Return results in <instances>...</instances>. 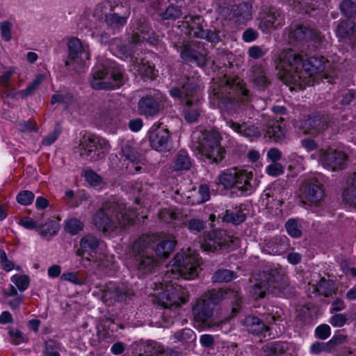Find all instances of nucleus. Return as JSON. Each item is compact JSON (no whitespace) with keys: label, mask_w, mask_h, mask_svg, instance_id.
<instances>
[{"label":"nucleus","mask_w":356,"mask_h":356,"mask_svg":"<svg viewBox=\"0 0 356 356\" xmlns=\"http://www.w3.org/2000/svg\"><path fill=\"white\" fill-rule=\"evenodd\" d=\"M157 90H152L149 95L142 97L138 104V111L140 114L146 116H152L159 112V101L161 100Z\"/></svg>","instance_id":"23"},{"label":"nucleus","mask_w":356,"mask_h":356,"mask_svg":"<svg viewBox=\"0 0 356 356\" xmlns=\"http://www.w3.org/2000/svg\"><path fill=\"white\" fill-rule=\"evenodd\" d=\"M347 155L341 150L332 147L320 150L319 162L322 166L332 171L339 170L345 168Z\"/></svg>","instance_id":"17"},{"label":"nucleus","mask_w":356,"mask_h":356,"mask_svg":"<svg viewBox=\"0 0 356 356\" xmlns=\"http://www.w3.org/2000/svg\"><path fill=\"white\" fill-rule=\"evenodd\" d=\"M61 346L59 343L54 340H49L45 343L44 356H60L59 351Z\"/></svg>","instance_id":"47"},{"label":"nucleus","mask_w":356,"mask_h":356,"mask_svg":"<svg viewBox=\"0 0 356 356\" xmlns=\"http://www.w3.org/2000/svg\"><path fill=\"white\" fill-rule=\"evenodd\" d=\"M172 339L175 342H181L184 344L193 343L196 339V334L193 330L184 328L177 332Z\"/></svg>","instance_id":"35"},{"label":"nucleus","mask_w":356,"mask_h":356,"mask_svg":"<svg viewBox=\"0 0 356 356\" xmlns=\"http://www.w3.org/2000/svg\"><path fill=\"white\" fill-rule=\"evenodd\" d=\"M315 334L318 338L324 340L330 336L331 330L328 325L322 324L316 328Z\"/></svg>","instance_id":"57"},{"label":"nucleus","mask_w":356,"mask_h":356,"mask_svg":"<svg viewBox=\"0 0 356 356\" xmlns=\"http://www.w3.org/2000/svg\"><path fill=\"white\" fill-rule=\"evenodd\" d=\"M191 166V159L185 151H180L175 161L174 168L177 170H188Z\"/></svg>","instance_id":"38"},{"label":"nucleus","mask_w":356,"mask_h":356,"mask_svg":"<svg viewBox=\"0 0 356 356\" xmlns=\"http://www.w3.org/2000/svg\"><path fill=\"white\" fill-rule=\"evenodd\" d=\"M132 24V35L127 40L122 42L120 40H115L112 44L111 48L114 54L122 60L130 59L132 63L131 70L135 74L144 77L154 79L155 70L148 61L141 58L140 63L134 60V56L141 49L144 42L154 45L156 44L158 38L146 24L145 19H134Z\"/></svg>","instance_id":"3"},{"label":"nucleus","mask_w":356,"mask_h":356,"mask_svg":"<svg viewBox=\"0 0 356 356\" xmlns=\"http://www.w3.org/2000/svg\"><path fill=\"white\" fill-rule=\"evenodd\" d=\"M58 230L59 225L54 220L45 222L37 229L42 236H54L58 233Z\"/></svg>","instance_id":"40"},{"label":"nucleus","mask_w":356,"mask_h":356,"mask_svg":"<svg viewBox=\"0 0 356 356\" xmlns=\"http://www.w3.org/2000/svg\"><path fill=\"white\" fill-rule=\"evenodd\" d=\"M11 282L21 291H24L29 288L30 280L25 275H14L11 277Z\"/></svg>","instance_id":"45"},{"label":"nucleus","mask_w":356,"mask_h":356,"mask_svg":"<svg viewBox=\"0 0 356 356\" xmlns=\"http://www.w3.org/2000/svg\"><path fill=\"white\" fill-rule=\"evenodd\" d=\"M266 172L270 176L277 177L283 173V167L280 163L274 162L266 167Z\"/></svg>","instance_id":"59"},{"label":"nucleus","mask_w":356,"mask_h":356,"mask_svg":"<svg viewBox=\"0 0 356 356\" xmlns=\"http://www.w3.org/2000/svg\"><path fill=\"white\" fill-rule=\"evenodd\" d=\"M222 220L226 222L238 225L245 220V215L241 210H227L223 216Z\"/></svg>","instance_id":"36"},{"label":"nucleus","mask_w":356,"mask_h":356,"mask_svg":"<svg viewBox=\"0 0 356 356\" xmlns=\"http://www.w3.org/2000/svg\"><path fill=\"white\" fill-rule=\"evenodd\" d=\"M45 78L46 75L44 74H37L35 79L27 86V88L21 91L22 96L26 97L32 94L45 79Z\"/></svg>","instance_id":"44"},{"label":"nucleus","mask_w":356,"mask_h":356,"mask_svg":"<svg viewBox=\"0 0 356 356\" xmlns=\"http://www.w3.org/2000/svg\"><path fill=\"white\" fill-rule=\"evenodd\" d=\"M34 197L35 195L32 192L23 191L17 194L16 199L19 204L26 206L30 205L33 202Z\"/></svg>","instance_id":"52"},{"label":"nucleus","mask_w":356,"mask_h":356,"mask_svg":"<svg viewBox=\"0 0 356 356\" xmlns=\"http://www.w3.org/2000/svg\"><path fill=\"white\" fill-rule=\"evenodd\" d=\"M312 286L314 293L325 297H328L332 291V284L324 278H322L318 284Z\"/></svg>","instance_id":"37"},{"label":"nucleus","mask_w":356,"mask_h":356,"mask_svg":"<svg viewBox=\"0 0 356 356\" xmlns=\"http://www.w3.org/2000/svg\"><path fill=\"white\" fill-rule=\"evenodd\" d=\"M122 153L125 157L124 161H128V163H127V168L129 172L134 174L140 172L143 164L141 156L129 143H126L122 147Z\"/></svg>","instance_id":"25"},{"label":"nucleus","mask_w":356,"mask_h":356,"mask_svg":"<svg viewBox=\"0 0 356 356\" xmlns=\"http://www.w3.org/2000/svg\"><path fill=\"white\" fill-rule=\"evenodd\" d=\"M170 96L181 104L194 107L186 111L185 119L189 123L197 121L200 115L199 102L201 96L197 79L181 78L178 86L170 90Z\"/></svg>","instance_id":"8"},{"label":"nucleus","mask_w":356,"mask_h":356,"mask_svg":"<svg viewBox=\"0 0 356 356\" xmlns=\"http://www.w3.org/2000/svg\"><path fill=\"white\" fill-rule=\"evenodd\" d=\"M197 38L206 39L211 42H218L220 40L216 31L206 29L198 31Z\"/></svg>","instance_id":"54"},{"label":"nucleus","mask_w":356,"mask_h":356,"mask_svg":"<svg viewBox=\"0 0 356 356\" xmlns=\"http://www.w3.org/2000/svg\"><path fill=\"white\" fill-rule=\"evenodd\" d=\"M238 238L222 230H213L204 235L201 246L205 251H217L222 248H234Z\"/></svg>","instance_id":"15"},{"label":"nucleus","mask_w":356,"mask_h":356,"mask_svg":"<svg viewBox=\"0 0 356 356\" xmlns=\"http://www.w3.org/2000/svg\"><path fill=\"white\" fill-rule=\"evenodd\" d=\"M15 70L13 67H10L8 70L5 69V67L0 63V86L5 88H10V79L13 74Z\"/></svg>","instance_id":"46"},{"label":"nucleus","mask_w":356,"mask_h":356,"mask_svg":"<svg viewBox=\"0 0 356 356\" xmlns=\"http://www.w3.org/2000/svg\"><path fill=\"white\" fill-rule=\"evenodd\" d=\"M84 177L86 182L91 186L99 190L104 188V183L102 179L92 170H86Z\"/></svg>","instance_id":"41"},{"label":"nucleus","mask_w":356,"mask_h":356,"mask_svg":"<svg viewBox=\"0 0 356 356\" xmlns=\"http://www.w3.org/2000/svg\"><path fill=\"white\" fill-rule=\"evenodd\" d=\"M193 193H197L198 195L196 199L192 198L191 196L188 197L189 199L188 202L193 204L205 202L210 198L209 188L207 185H201L199 187L198 191H194Z\"/></svg>","instance_id":"39"},{"label":"nucleus","mask_w":356,"mask_h":356,"mask_svg":"<svg viewBox=\"0 0 356 356\" xmlns=\"http://www.w3.org/2000/svg\"><path fill=\"white\" fill-rule=\"evenodd\" d=\"M149 140L151 147L157 151H167L171 147L169 131L156 124L151 127Z\"/></svg>","instance_id":"20"},{"label":"nucleus","mask_w":356,"mask_h":356,"mask_svg":"<svg viewBox=\"0 0 356 356\" xmlns=\"http://www.w3.org/2000/svg\"><path fill=\"white\" fill-rule=\"evenodd\" d=\"M164 348L156 342H151L148 344L145 353V355L141 356H164L163 354Z\"/></svg>","instance_id":"53"},{"label":"nucleus","mask_w":356,"mask_h":356,"mask_svg":"<svg viewBox=\"0 0 356 356\" xmlns=\"http://www.w3.org/2000/svg\"><path fill=\"white\" fill-rule=\"evenodd\" d=\"M0 261L2 268L7 272L12 270L15 267L14 263L8 259L6 253L3 249L0 250Z\"/></svg>","instance_id":"61"},{"label":"nucleus","mask_w":356,"mask_h":356,"mask_svg":"<svg viewBox=\"0 0 356 356\" xmlns=\"http://www.w3.org/2000/svg\"><path fill=\"white\" fill-rule=\"evenodd\" d=\"M266 291L273 296L286 298L290 294V287L284 279L280 280L272 275L264 274L250 291L254 299L262 298Z\"/></svg>","instance_id":"14"},{"label":"nucleus","mask_w":356,"mask_h":356,"mask_svg":"<svg viewBox=\"0 0 356 356\" xmlns=\"http://www.w3.org/2000/svg\"><path fill=\"white\" fill-rule=\"evenodd\" d=\"M305 192L306 198L311 202H318L324 197L323 190L317 181L307 183Z\"/></svg>","instance_id":"32"},{"label":"nucleus","mask_w":356,"mask_h":356,"mask_svg":"<svg viewBox=\"0 0 356 356\" xmlns=\"http://www.w3.org/2000/svg\"><path fill=\"white\" fill-rule=\"evenodd\" d=\"M236 277L235 273L229 270L222 269L217 270L213 275L214 282H229Z\"/></svg>","instance_id":"43"},{"label":"nucleus","mask_w":356,"mask_h":356,"mask_svg":"<svg viewBox=\"0 0 356 356\" xmlns=\"http://www.w3.org/2000/svg\"><path fill=\"white\" fill-rule=\"evenodd\" d=\"M200 255L191 248L182 250L177 253L171 261V265L165 272L162 283L159 278L154 282V290H163L162 292L154 293L157 302L165 307H179L188 300V291L179 284L172 283V278L179 276L185 280H193L197 277L201 268Z\"/></svg>","instance_id":"1"},{"label":"nucleus","mask_w":356,"mask_h":356,"mask_svg":"<svg viewBox=\"0 0 356 356\" xmlns=\"http://www.w3.org/2000/svg\"><path fill=\"white\" fill-rule=\"evenodd\" d=\"M331 348L327 343L316 342L313 343L310 347V353L313 355H318L323 351H330Z\"/></svg>","instance_id":"56"},{"label":"nucleus","mask_w":356,"mask_h":356,"mask_svg":"<svg viewBox=\"0 0 356 356\" xmlns=\"http://www.w3.org/2000/svg\"><path fill=\"white\" fill-rule=\"evenodd\" d=\"M326 63L323 56H312L302 62L301 56L291 49L282 51L275 60L281 79L292 85L291 89L299 90L328 79Z\"/></svg>","instance_id":"2"},{"label":"nucleus","mask_w":356,"mask_h":356,"mask_svg":"<svg viewBox=\"0 0 356 356\" xmlns=\"http://www.w3.org/2000/svg\"><path fill=\"white\" fill-rule=\"evenodd\" d=\"M221 136L217 130L209 131H194L192 135V148L197 158L206 165L218 163L225 154L220 146Z\"/></svg>","instance_id":"7"},{"label":"nucleus","mask_w":356,"mask_h":356,"mask_svg":"<svg viewBox=\"0 0 356 356\" xmlns=\"http://www.w3.org/2000/svg\"><path fill=\"white\" fill-rule=\"evenodd\" d=\"M159 218L163 222H169L177 218V214L170 209H164L159 213Z\"/></svg>","instance_id":"63"},{"label":"nucleus","mask_w":356,"mask_h":356,"mask_svg":"<svg viewBox=\"0 0 356 356\" xmlns=\"http://www.w3.org/2000/svg\"><path fill=\"white\" fill-rule=\"evenodd\" d=\"M288 238L286 236H282L274 238L266 247L263 248V251L270 254H281L288 249Z\"/></svg>","instance_id":"31"},{"label":"nucleus","mask_w":356,"mask_h":356,"mask_svg":"<svg viewBox=\"0 0 356 356\" xmlns=\"http://www.w3.org/2000/svg\"><path fill=\"white\" fill-rule=\"evenodd\" d=\"M131 14L130 6L120 0H106L97 6L94 15L104 19L108 26L120 29L127 22Z\"/></svg>","instance_id":"11"},{"label":"nucleus","mask_w":356,"mask_h":356,"mask_svg":"<svg viewBox=\"0 0 356 356\" xmlns=\"http://www.w3.org/2000/svg\"><path fill=\"white\" fill-rule=\"evenodd\" d=\"M288 31V42L293 43L301 41L313 40L315 42L321 43L323 42L324 36L322 34L312 29H308L303 26L291 27Z\"/></svg>","instance_id":"21"},{"label":"nucleus","mask_w":356,"mask_h":356,"mask_svg":"<svg viewBox=\"0 0 356 356\" xmlns=\"http://www.w3.org/2000/svg\"><path fill=\"white\" fill-rule=\"evenodd\" d=\"M180 56L184 61L195 63L200 67L204 66L207 62L204 54L196 51L188 44L180 49Z\"/></svg>","instance_id":"29"},{"label":"nucleus","mask_w":356,"mask_h":356,"mask_svg":"<svg viewBox=\"0 0 356 356\" xmlns=\"http://www.w3.org/2000/svg\"><path fill=\"white\" fill-rule=\"evenodd\" d=\"M156 241H159L155 249L156 255L161 258L168 257L176 245L175 240L170 237H164L154 234L143 235L132 246L136 266L141 275L152 272L158 266V261L147 252L148 249L152 248V245Z\"/></svg>","instance_id":"4"},{"label":"nucleus","mask_w":356,"mask_h":356,"mask_svg":"<svg viewBox=\"0 0 356 356\" xmlns=\"http://www.w3.org/2000/svg\"><path fill=\"white\" fill-rule=\"evenodd\" d=\"M8 334L9 340L13 344H20L25 341L23 333L18 330L11 329L9 330Z\"/></svg>","instance_id":"55"},{"label":"nucleus","mask_w":356,"mask_h":356,"mask_svg":"<svg viewBox=\"0 0 356 356\" xmlns=\"http://www.w3.org/2000/svg\"><path fill=\"white\" fill-rule=\"evenodd\" d=\"M236 0H216V12L218 18L232 21L236 24H245L252 17V5L250 3H240L231 8V4Z\"/></svg>","instance_id":"12"},{"label":"nucleus","mask_w":356,"mask_h":356,"mask_svg":"<svg viewBox=\"0 0 356 356\" xmlns=\"http://www.w3.org/2000/svg\"><path fill=\"white\" fill-rule=\"evenodd\" d=\"M340 10L343 15L351 17L356 15V4L350 0H343L340 4Z\"/></svg>","instance_id":"49"},{"label":"nucleus","mask_w":356,"mask_h":356,"mask_svg":"<svg viewBox=\"0 0 356 356\" xmlns=\"http://www.w3.org/2000/svg\"><path fill=\"white\" fill-rule=\"evenodd\" d=\"M286 229L288 234L292 237H299L301 235L300 223L295 219H289L286 222Z\"/></svg>","instance_id":"48"},{"label":"nucleus","mask_w":356,"mask_h":356,"mask_svg":"<svg viewBox=\"0 0 356 356\" xmlns=\"http://www.w3.org/2000/svg\"><path fill=\"white\" fill-rule=\"evenodd\" d=\"M99 240L94 236L87 235L80 241V248L76 251V254L82 259L89 261H98Z\"/></svg>","instance_id":"22"},{"label":"nucleus","mask_w":356,"mask_h":356,"mask_svg":"<svg viewBox=\"0 0 356 356\" xmlns=\"http://www.w3.org/2000/svg\"><path fill=\"white\" fill-rule=\"evenodd\" d=\"M238 291L234 289H218L208 291L199 298L193 307L195 318L200 321H206L211 316L213 305L223 299H229L232 302L238 305L240 301Z\"/></svg>","instance_id":"10"},{"label":"nucleus","mask_w":356,"mask_h":356,"mask_svg":"<svg viewBox=\"0 0 356 356\" xmlns=\"http://www.w3.org/2000/svg\"><path fill=\"white\" fill-rule=\"evenodd\" d=\"M227 125L232 129L238 135L252 140L260 136L261 133L257 127L251 122L238 124L232 120L226 122Z\"/></svg>","instance_id":"26"},{"label":"nucleus","mask_w":356,"mask_h":356,"mask_svg":"<svg viewBox=\"0 0 356 356\" xmlns=\"http://www.w3.org/2000/svg\"><path fill=\"white\" fill-rule=\"evenodd\" d=\"M83 229V223L77 218H72L66 220L65 230L71 235H76Z\"/></svg>","instance_id":"42"},{"label":"nucleus","mask_w":356,"mask_h":356,"mask_svg":"<svg viewBox=\"0 0 356 356\" xmlns=\"http://www.w3.org/2000/svg\"><path fill=\"white\" fill-rule=\"evenodd\" d=\"M336 35L340 42L354 47L356 45V27L353 21H341L335 31Z\"/></svg>","instance_id":"24"},{"label":"nucleus","mask_w":356,"mask_h":356,"mask_svg":"<svg viewBox=\"0 0 356 356\" xmlns=\"http://www.w3.org/2000/svg\"><path fill=\"white\" fill-rule=\"evenodd\" d=\"M203 22L204 19L200 15L185 16L179 27H182V31L186 29L184 31L186 34L197 38L198 31L204 29Z\"/></svg>","instance_id":"28"},{"label":"nucleus","mask_w":356,"mask_h":356,"mask_svg":"<svg viewBox=\"0 0 356 356\" xmlns=\"http://www.w3.org/2000/svg\"><path fill=\"white\" fill-rule=\"evenodd\" d=\"M181 15V11L177 7L168 6L163 13V19H176L179 18Z\"/></svg>","instance_id":"60"},{"label":"nucleus","mask_w":356,"mask_h":356,"mask_svg":"<svg viewBox=\"0 0 356 356\" xmlns=\"http://www.w3.org/2000/svg\"><path fill=\"white\" fill-rule=\"evenodd\" d=\"M267 51V49H264L259 46H252L249 49L248 54L251 58L257 59L264 56Z\"/></svg>","instance_id":"64"},{"label":"nucleus","mask_w":356,"mask_h":356,"mask_svg":"<svg viewBox=\"0 0 356 356\" xmlns=\"http://www.w3.org/2000/svg\"><path fill=\"white\" fill-rule=\"evenodd\" d=\"M271 120L268 122L266 128V136L273 140L275 142L280 141L284 138L285 131L284 129L282 120Z\"/></svg>","instance_id":"30"},{"label":"nucleus","mask_w":356,"mask_h":356,"mask_svg":"<svg viewBox=\"0 0 356 356\" xmlns=\"http://www.w3.org/2000/svg\"><path fill=\"white\" fill-rule=\"evenodd\" d=\"M244 325L249 332L254 334H263L267 330V326L256 316H247L244 320Z\"/></svg>","instance_id":"34"},{"label":"nucleus","mask_w":356,"mask_h":356,"mask_svg":"<svg viewBox=\"0 0 356 356\" xmlns=\"http://www.w3.org/2000/svg\"><path fill=\"white\" fill-rule=\"evenodd\" d=\"M297 127L303 134H316L323 130L327 124L324 119L318 115L309 117L307 119L301 120Z\"/></svg>","instance_id":"27"},{"label":"nucleus","mask_w":356,"mask_h":356,"mask_svg":"<svg viewBox=\"0 0 356 356\" xmlns=\"http://www.w3.org/2000/svg\"><path fill=\"white\" fill-rule=\"evenodd\" d=\"M77 273L76 272H65L60 276V280L63 281L70 282L76 285H82L83 284V282L80 280L76 277Z\"/></svg>","instance_id":"58"},{"label":"nucleus","mask_w":356,"mask_h":356,"mask_svg":"<svg viewBox=\"0 0 356 356\" xmlns=\"http://www.w3.org/2000/svg\"><path fill=\"white\" fill-rule=\"evenodd\" d=\"M136 218H138L136 211L128 213L123 204L113 200L104 204L94 215L92 222L97 229L109 234L121 231L127 225L134 222Z\"/></svg>","instance_id":"5"},{"label":"nucleus","mask_w":356,"mask_h":356,"mask_svg":"<svg viewBox=\"0 0 356 356\" xmlns=\"http://www.w3.org/2000/svg\"><path fill=\"white\" fill-rule=\"evenodd\" d=\"M355 97V93L350 90H343L337 96L336 101L343 105L346 106L350 103Z\"/></svg>","instance_id":"51"},{"label":"nucleus","mask_w":356,"mask_h":356,"mask_svg":"<svg viewBox=\"0 0 356 356\" xmlns=\"http://www.w3.org/2000/svg\"><path fill=\"white\" fill-rule=\"evenodd\" d=\"M211 87L210 98L221 109H234L239 102L250 99L248 91L238 78L224 76L218 82H214Z\"/></svg>","instance_id":"6"},{"label":"nucleus","mask_w":356,"mask_h":356,"mask_svg":"<svg viewBox=\"0 0 356 356\" xmlns=\"http://www.w3.org/2000/svg\"><path fill=\"white\" fill-rule=\"evenodd\" d=\"M259 28L264 33L281 28L284 24V13L275 8H266L259 13L257 18Z\"/></svg>","instance_id":"16"},{"label":"nucleus","mask_w":356,"mask_h":356,"mask_svg":"<svg viewBox=\"0 0 356 356\" xmlns=\"http://www.w3.org/2000/svg\"><path fill=\"white\" fill-rule=\"evenodd\" d=\"M346 316L343 314H335L330 318V323L336 327L343 326L346 323Z\"/></svg>","instance_id":"62"},{"label":"nucleus","mask_w":356,"mask_h":356,"mask_svg":"<svg viewBox=\"0 0 356 356\" xmlns=\"http://www.w3.org/2000/svg\"><path fill=\"white\" fill-rule=\"evenodd\" d=\"M348 184L342 195L343 201L346 204L356 207V173L353 175Z\"/></svg>","instance_id":"33"},{"label":"nucleus","mask_w":356,"mask_h":356,"mask_svg":"<svg viewBox=\"0 0 356 356\" xmlns=\"http://www.w3.org/2000/svg\"><path fill=\"white\" fill-rule=\"evenodd\" d=\"M13 24L9 21H3L0 23V33L1 38L8 42L12 39V29Z\"/></svg>","instance_id":"50"},{"label":"nucleus","mask_w":356,"mask_h":356,"mask_svg":"<svg viewBox=\"0 0 356 356\" xmlns=\"http://www.w3.org/2000/svg\"><path fill=\"white\" fill-rule=\"evenodd\" d=\"M113 68V63L107 66L96 65L92 70V87L96 90L120 88L123 83L122 73L120 70Z\"/></svg>","instance_id":"13"},{"label":"nucleus","mask_w":356,"mask_h":356,"mask_svg":"<svg viewBox=\"0 0 356 356\" xmlns=\"http://www.w3.org/2000/svg\"><path fill=\"white\" fill-rule=\"evenodd\" d=\"M218 184L225 189H232L238 195L251 194L257 187L253 181V172L236 168L226 169L221 172L218 178Z\"/></svg>","instance_id":"9"},{"label":"nucleus","mask_w":356,"mask_h":356,"mask_svg":"<svg viewBox=\"0 0 356 356\" xmlns=\"http://www.w3.org/2000/svg\"><path fill=\"white\" fill-rule=\"evenodd\" d=\"M68 56L66 65H70L74 62L79 65H86L90 58L89 47L87 44H83L76 38H71L67 43Z\"/></svg>","instance_id":"19"},{"label":"nucleus","mask_w":356,"mask_h":356,"mask_svg":"<svg viewBox=\"0 0 356 356\" xmlns=\"http://www.w3.org/2000/svg\"><path fill=\"white\" fill-rule=\"evenodd\" d=\"M79 148L81 155L88 156L92 152L99 155L107 152L110 145L106 140L98 136L86 134L80 140Z\"/></svg>","instance_id":"18"}]
</instances>
